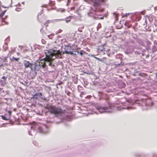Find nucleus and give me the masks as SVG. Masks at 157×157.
I'll list each match as a JSON object with an SVG mask.
<instances>
[{
	"label": "nucleus",
	"instance_id": "obj_1",
	"mask_svg": "<svg viewBox=\"0 0 157 157\" xmlns=\"http://www.w3.org/2000/svg\"><path fill=\"white\" fill-rule=\"evenodd\" d=\"M59 52L58 51L53 49H50L45 53L46 58L40 60L39 62V65L43 68H46L47 66L45 64L46 62L49 63V66H52V62L55 59L59 56Z\"/></svg>",
	"mask_w": 157,
	"mask_h": 157
},
{
	"label": "nucleus",
	"instance_id": "obj_2",
	"mask_svg": "<svg viewBox=\"0 0 157 157\" xmlns=\"http://www.w3.org/2000/svg\"><path fill=\"white\" fill-rule=\"evenodd\" d=\"M45 108L48 109L50 113L54 114L56 117L61 116L66 112L65 110L63 109L60 107L49 104H47L45 107Z\"/></svg>",
	"mask_w": 157,
	"mask_h": 157
},
{
	"label": "nucleus",
	"instance_id": "obj_3",
	"mask_svg": "<svg viewBox=\"0 0 157 157\" xmlns=\"http://www.w3.org/2000/svg\"><path fill=\"white\" fill-rule=\"evenodd\" d=\"M32 99H38L42 101H45L47 100L45 97L40 92L35 94L32 97Z\"/></svg>",
	"mask_w": 157,
	"mask_h": 157
},
{
	"label": "nucleus",
	"instance_id": "obj_4",
	"mask_svg": "<svg viewBox=\"0 0 157 157\" xmlns=\"http://www.w3.org/2000/svg\"><path fill=\"white\" fill-rule=\"evenodd\" d=\"M96 108L99 110V111L101 113L107 112L110 113L112 112L111 107L109 106L108 107H96Z\"/></svg>",
	"mask_w": 157,
	"mask_h": 157
},
{
	"label": "nucleus",
	"instance_id": "obj_5",
	"mask_svg": "<svg viewBox=\"0 0 157 157\" xmlns=\"http://www.w3.org/2000/svg\"><path fill=\"white\" fill-rule=\"evenodd\" d=\"M24 64L25 68L29 67L31 69L33 68V64L30 61L25 60Z\"/></svg>",
	"mask_w": 157,
	"mask_h": 157
},
{
	"label": "nucleus",
	"instance_id": "obj_6",
	"mask_svg": "<svg viewBox=\"0 0 157 157\" xmlns=\"http://www.w3.org/2000/svg\"><path fill=\"white\" fill-rule=\"evenodd\" d=\"M104 0H94L93 5L95 9H96L97 7L100 5V3L103 2Z\"/></svg>",
	"mask_w": 157,
	"mask_h": 157
},
{
	"label": "nucleus",
	"instance_id": "obj_7",
	"mask_svg": "<svg viewBox=\"0 0 157 157\" xmlns=\"http://www.w3.org/2000/svg\"><path fill=\"white\" fill-rule=\"evenodd\" d=\"M63 21V20L61 19H54L51 20H48L44 24V25L46 26L47 27L48 26V24L50 23V22H53L58 21Z\"/></svg>",
	"mask_w": 157,
	"mask_h": 157
},
{
	"label": "nucleus",
	"instance_id": "obj_8",
	"mask_svg": "<svg viewBox=\"0 0 157 157\" xmlns=\"http://www.w3.org/2000/svg\"><path fill=\"white\" fill-rule=\"evenodd\" d=\"M6 10H5L3 11L2 12L0 13V18H2V21L3 22H6L5 21V20L6 18H7L8 16H6L5 18H3V17L5 13L6 12Z\"/></svg>",
	"mask_w": 157,
	"mask_h": 157
},
{
	"label": "nucleus",
	"instance_id": "obj_9",
	"mask_svg": "<svg viewBox=\"0 0 157 157\" xmlns=\"http://www.w3.org/2000/svg\"><path fill=\"white\" fill-rule=\"evenodd\" d=\"M0 83L2 86H4L6 84V82L5 80H1L0 81Z\"/></svg>",
	"mask_w": 157,
	"mask_h": 157
},
{
	"label": "nucleus",
	"instance_id": "obj_10",
	"mask_svg": "<svg viewBox=\"0 0 157 157\" xmlns=\"http://www.w3.org/2000/svg\"><path fill=\"white\" fill-rule=\"evenodd\" d=\"M48 5L51 7H53L55 5V3L54 2L50 1L48 3Z\"/></svg>",
	"mask_w": 157,
	"mask_h": 157
},
{
	"label": "nucleus",
	"instance_id": "obj_11",
	"mask_svg": "<svg viewBox=\"0 0 157 157\" xmlns=\"http://www.w3.org/2000/svg\"><path fill=\"white\" fill-rule=\"evenodd\" d=\"M5 93V91L4 90H3L2 88H0V94L3 95H4Z\"/></svg>",
	"mask_w": 157,
	"mask_h": 157
},
{
	"label": "nucleus",
	"instance_id": "obj_12",
	"mask_svg": "<svg viewBox=\"0 0 157 157\" xmlns=\"http://www.w3.org/2000/svg\"><path fill=\"white\" fill-rule=\"evenodd\" d=\"M10 59L12 61H17L19 59V58H16L14 57H13L12 58V59Z\"/></svg>",
	"mask_w": 157,
	"mask_h": 157
},
{
	"label": "nucleus",
	"instance_id": "obj_13",
	"mask_svg": "<svg viewBox=\"0 0 157 157\" xmlns=\"http://www.w3.org/2000/svg\"><path fill=\"white\" fill-rule=\"evenodd\" d=\"M101 23H99L98 24V25L97 27V29L98 30L99 29L101 28Z\"/></svg>",
	"mask_w": 157,
	"mask_h": 157
},
{
	"label": "nucleus",
	"instance_id": "obj_14",
	"mask_svg": "<svg viewBox=\"0 0 157 157\" xmlns=\"http://www.w3.org/2000/svg\"><path fill=\"white\" fill-rule=\"evenodd\" d=\"M15 52V50H12L10 51L9 52V54H10V55H11L12 54H13Z\"/></svg>",
	"mask_w": 157,
	"mask_h": 157
},
{
	"label": "nucleus",
	"instance_id": "obj_15",
	"mask_svg": "<svg viewBox=\"0 0 157 157\" xmlns=\"http://www.w3.org/2000/svg\"><path fill=\"white\" fill-rule=\"evenodd\" d=\"M83 52H84V51L82 50V51H81L80 52H78V53L79 54V53L81 55V56H82L83 55Z\"/></svg>",
	"mask_w": 157,
	"mask_h": 157
},
{
	"label": "nucleus",
	"instance_id": "obj_16",
	"mask_svg": "<svg viewBox=\"0 0 157 157\" xmlns=\"http://www.w3.org/2000/svg\"><path fill=\"white\" fill-rule=\"evenodd\" d=\"M114 14L115 16V17L116 19V20H118V14L116 13H114Z\"/></svg>",
	"mask_w": 157,
	"mask_h": 157
},
{
	"label": "nucleus",
	"instance_id": "obj_17",
	"mask_svg": "<svg viewBox=\"0 0 157 157\" xmlns=\"http://www.w3.org/2000/svg\"><path fill=\"white\" fill-rule=\"evenodd\" d=\"M95 58L98 60L100 61L101 62H102L103 61V60L101 58H97L96 57H95Z\"/></svg>",
	"mask_w": 157,
	"mask_h": 157
},
{
	"label": "nucleus",
	"instance_id": "obj_18",
	"mask_svg": "<svg viewBox=\"0 0 157 157\" xmlns=\"http://www.w3.org/2000/svg\"><path fill=\"white\" fill-rule=\"evenodd\" d=\"M21 8H16V10L17 11H20L21 10Z\"/></svg>",
	"mask_w": 157,
	"mask_h": 157
},
{
	"label": "nucleus",
	"instance_id": "obj_19",
	"mask_svg": "<svg viewBox=\"0 0 157 157\" xmlns=\"http://www.w3.org/2000/svg\"><path fill=\"white\" fill-rule=\"evenodd\" d=\"M48 5L46 4H43L41 6L42 7L47 8Z\"/></svg>",
	"mask_w": 157,
	"mask_h": 157
},
{
	"label": "nucleus",
	"instance_id": "obj_20",
	"mask_svg": "<svg viewBox=\"0 0 157 157\" xmlns=\"http://www.w3.org/2000/svg\"><path fill=\"white\" fill-rule=\"evenodd\" d=\"M85 93L84 92H81V94H80V96L81 97H82V96L83 95H84L85 94Z\"/></svg>",
	"mask_w": 157,
	"mask_h": 157
},
{
	"label": "nucleus",
	"instance_id": "obj_21",
	"mask_svg": "<svg viewBox=\"0 0 157 157\" xmlns=\"http://www.w3.org/2000/svg\"><path fill=\"white\" fill-rule=\"evenodd\" d=\"M59 11L62 12H64L65 11V10L63 9H60L59 10Z\"/></svg>",
	"mask_w": 157,
	"mask_h": 157
},
{
	"label": "nucleus",
	"instance_id": "obj_22",
	"mask_svg": "<svg viewBox=\"0 0 157 157\" xmlns=\"http://www.w3.org/2000/svg\"><path fill=\"white\" fill-rule=\"evenodd\" d=\"M75 10V7L73 6L71 8V10Z\"/></svg>",
	"mask_w": 157,
	"mask_h": 157
},
{
	"label": "nucleus",
	"instance_id": "obj_23",
	"mask_svg": "<svg viewBox=\"0 0 157 157\" xmlns=\"http://www.w3.org/2000/svg\"><path fill=\"white\" fill-rule=\"evenodd\" d=\"M65 52L66 53H69L70 54H73V53L72 52H68L67 51H65Z\"/></svg>",
	"mask_w": 157,
	"mask_h": 157
},
{
	"label": "nucleus",
	"instance_id": "obj_24",
	"mask_svg": "<svg viewBox=\"0 0 157 157\" xmlns=\"http://www.w3.org/2000/svg\"><path fill=\"white\" fill-rule=\"evenodd\" d=\"M2 78L4 79V80L6 81V77L5 76H3Z\"/></svg>",
	"mask_w": 157,
	"mask_h": 157
},
{
	"label": "nucleus",
	"instance_id": "obj_25",
	"mask_svg": "<svg viewBox=\"0 0 157 157\" xmlns=\"http://www.w3.org/2000/svg\"><path fill=\"white\" fill-rule=\"evenodd\" d=\"M63 30L61 29H59L58 31V33H60L62 32Z\"/></svg>",
	"mask_w": 157,
	"mask_h": 157
},
{
	"label": "nucleus",
	"instance_id": "obj_26",
	"mask_svg": "<svg viewBox=\"0 0 157 157\" xmlns=\"http://www.w3.org/2000/svg\"><path fill=\"white\" fill-rule=\"evenodd\" d=\"M2 119L4 120H6V119L3 116H2Z\"/></svg>",
	"mask_w": 157,
	"mask_h": 157
},
{
	"label": "nucleus",
	"instance_id": "obj_27",
	"mask_svg": "<svg viewBox=\"0 0 157 157\" xmlns=\"http://www.w3.org/2000/svg\"><path fill=\"white\" fill-rule=\"evenodd\" d=\"M8 113H9V114L10 115H11V111H9L8 112Z\"/></svg>",
	"mask_w": 157,
	"mask_h": 157
},
{
	"label": "nucleus",
	"instance_id": "obj_28",
	"mask_svg": "<svg viewBox=\"0 0 157 157\" xmlns=\"http://www.w3.org/2000/svg\"><path fill=\"white\" fill-rule=\"evenodd\" d=\"M66 21L67 22H69L70 21V20H66Z\"/></svg>",
	"mask_w": 157,
	"mask_h": 157
},
{
	"label": "nucleus",
	"instance_id": "obj_29",
	"mask_svg": "<svg viewBox=\"0 0 157 157\" xmlns=\"http://www.w3.org/2000/svg\"><path fill=\"white\" fill-rule=\"evenodd\" d=\"M70 0H68V2H69L70 1Z\"/></svg>",
	"mask_w": 157,
	"mask_h": 157
},
{
	"label": "nucleus",
	"instance_id": "obj_30",
	"mask_svg": "<svg viewBox=\"0 0 157 157\" xmlns=\"http://www.w3.org/2000/svg\"><path fill=\"white\" fill-rule=\"evenodd\" d=\"M156 76L157 77V73L156 74Z\"/></svg>",
	"mask_w": 157,
	"mask_h": 157
}]
</instances>
